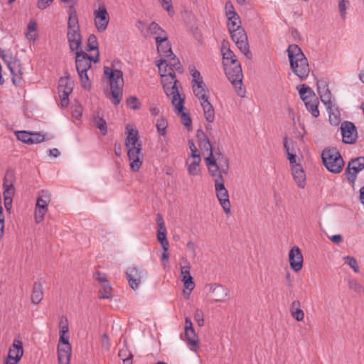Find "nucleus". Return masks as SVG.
<instances>
[{
  "mask_svg": "<svg viewBox=\"0 0 364 364\" xmlns=\"http://www.w3.org/2000/svg\"><path fill=\"white\" fill-rule=\"evenodd\" d=\"M149 33L154 36L156 42H161L168 37L166 32L156 22H151L148 26Z\"/></svg>",
  "mask_w": 364,
  "mask_h": 364,
  "instance_id": "28",
  "label": "nucleus"
},
{
  "mask_svg": "<svg viewBox=\"0 0 364 364\" xmlns=\"http://www.w3.org/2000/svg\"><path fill=\"white\" fill-rule=\"evenodd\" d=\"M181 274L182 281L186 289L192 291L195 287V284L190 273V267L184 266L181 268Z\"/></svg>",
  "mask_w": 364,
  "mask_h": 364,
  "instance_id": "32",
  "label": "nucleus"
},
{
  "mask_svg": "<svg viewBox=\"0 0 364 364\" xmlns=\"http://www.w3.org/2000/svg\"><path fill=\"white\" fill-rule=\"evenodd\" d=\"M326 107L328 113L329 122L333 126H338L341 121V113L338 108L334 102L331 105H328Z\"/></svg>",
  "mask_w": 364,
  "mask_h": 364,
  "instance_id": "30",
  "label": "nucleus"
},
{
  "mask_svg": "<svg viewBox=\"0 0 364 364\" xmlns=\"http://www.w3.org/2000/svg\"><path fill=\"white\" fill-rule=\"evenodd\" d=\"M205 161L209 173L213 179H219V178H223V174H228L230 169L228 158L219 149L215 150V154L212 157L205 156Z\"/></svg>",
  "mask_w": 364,
  "mask_h": 364,
  "instance_id": "6",
  "label": "nucleus"
},
{
  "mask_svg": "<svg viewBox=\"0 0 364 364\" xmlns=\"http://www.w3.org/2000/svg\"><path fill=\"white\" fill-rule=\"evenodd\" d=\"M209 291L212 296L211 302L223 301L228 294V289L218 284H210Z\"/></svg>",
  "mask_w": 364,
  "mask_h": 364,
  "instance_id": "25",
  "label": "nucleus"
},
{
  "mask_svg": "<svg viewBox=\"0 0 364 364\" xmlns=\"http://www.w3.org/2000/svg\"><path fill=\"white\" fill-rule=\"evenodd\" d=\"M364 168V157L360 156L352 159L348 165L346 170L348 179L354 182L356 178V175Z\"/></svg>",
  "mask_w": 364,
  "mask_h": 364,
  "instance_id": "21",
  "label": "nucleus"
},
{
  "mask_svg": "<svg viewBox=\"0 0 364 364\" xmlns=\"http://www.w3.org/2000/svg\"><path fill=\"white\" fill-rule=\"evenodd\" d=\"M192 87L194 95L200 101L205 120L210 123L213 122L215 120V109L210 102L209 91L204 82L202 84H193Z\"/></svg>",
  "mask_w": 364,
  "mask_h": 364,
  "instance_id": "7",
  "label": "nucleus"
},
{
  "mask_svg": "<svg viewBox=\"0 0 364 364\" xmlns=\"http://www.w3.org/2000/svg\"><path fill=\"white\" fill-rule=\"evenodd\" d=\"M225 75L232 85L234 86L237 94L240 97H244L245 90L242 87L243 73L240 63L230 64L224 66Z\"/></svg>",
  "mask_w": 364,
  "mask_h": 364,
  "instance_id": "9",
  "label": "nucleus"
},
{
  "mask_svg": "<svg viewBox=\"0 0 364 364\" xmlns=\"http://www.w3.org/2000/svg\"><path fill=\"white\" fill-rule=\"evenodd\" d=\"M97 50V53H99L98 50V42L95 35L90 34L87 38V50Z\"/></svg>",
  "mask_w": 364,
  "mask_h": 364,
  "instance_id": "47",
  "label": "nucleus"
},
{
  "mask_svg": "<svg viewBox=\"0 0 364 364\" xmlns=\"http://www.w3.org/2000/svg\"><path fill=\"white\" fill-rule=\"evenodd\" d=\"M156 43L157 51L161 56L171 57L173 55L168 37L166 38V40H162L161 42H156Z\"/></svg>",
  "mask_w": 364,
  "mask_h": 364,
  "instance_id": "34",
  "label": "nucleus"
},
{
  "mask_svg": "<svg viewBox=\"0 0 364 364\" xmlns=\"http://www.w3.org/2000/svg\"><path fill=\"white\" fill-rule=\"evenodd\" d=\"M95 126L100 130L102 134L105 135L107 132V123L100 117H95L94 120Z\"/></svg>",
  "mask_w": 364,
  "mask_h": 364,
  "instance_id": "48",
  "label": "nucleus"
},
{
  "mask_svg": "<svg viewBox=\"0 0 364 364\" xmlns=\"http://www.w3.org/2000/svg\"><path fill=\"white\" fill-rule=\"evenodd\" d=\"M3 60L4 62L7 64V66L9 69L10 70V72L11 75H13V82L14 84L16 83L15 80V76H17L18 73H20V61L18 60H14V61H9L6 59V55H4L2 56Z\"/></svg>",
  "mask_w": 364,
  "mask_h": 364,
  "instance_id": "36",
  "label": "nucleus"
},
{
  "mask_svg": "<svg viewBox=\"0 0 364 364\" xmlns=\"http://www.w3.org/2000/svg\"><path fill=\"white\" fill-rule=\"evenodd\" d=\"M197 136L199 138L198 146L202 151L203 156H213L215 154V151L213 149L212 146L203 132L200 134L198 132Z\"/></svg>",
  "mask_w": 364,
  "mask_h": 364,
  "instance_id": "27",
  "label": "nucleus"
},
{
  "mask_svg": "<svg viewBox=\"0 0 364 364\" xmlns=\"http://www.w3.org/2000/svg\"><path fill=\"white\" fill-rule=\"evenodd\" d=\"M159 1H160L161 6L167 11L170 16L174 14L171 0H159Z\"/></svg>",
  "mask_w": 364,
  "mask_h": 364,
  "instance_id": "54",
  "label": "nucleus"
},
{
  "mask_svg": "<svg viewBox=\"0 0 364 364\" xmlns=\"http://www.w3.org/2000/svg\"><path fill=\"white\" fill-rule=\"evenodd\" d=\"M50 201V194L48 191L42 190L39 192L35 207L34 219L36 223H41L48 210Z\"/></svg>",
  "mask_w": 364,
  "mask_h": 364,
  "instance_id": "12",
  "label": "nucleus"
},
{
  "mask_svg": "<svg viewBox=\"0 0 364 364\" xmlns=\"http://www.w3.org/2000/svg\"><path fill=\"white\" fill-rule=\"evenodd\" d=\"M15 135L18 140L23 143L30 144V139L31 137V132L27 131H16Z\"/></svg>",
  "mask_w": 364,
  "mask_h": 364,
  "instance_id": "45",
  "label": "nucleus"
},
{
  "mask_svg": "<svg viewBox=\"0 0 364 364\" xmlns=\"http://www.w3.org/2000/svg\"><path fill=\"white\" fill-rule=\"evenodd\" d=\"M136 28L140 31L141 35L146 37L149 33L148 28H146V25L142 21H138L136 24Z\"/></svg>",
  "mask_w": 364,
  "mask_h": 364,
  "instance_id": "59",
  "label": "nucleus"
},
{
  "mask_svg": "<svg viewBox=\"0 0 364 364\" xmlns=\"http://www.w3.org/2000/svg\"><path fill=\"white\" fill-rule=\"evenodd\" d=\"M118 355L122 360L133 358V355L126 343L119 349Z\"/></svg>",
  "mask_w": 364,
  "mask_h": 364,
  "instance_id": "51",
  "label": "nucleus"
},
{
  "mask_svg": "<svg viewBox=\"0 0 364 364\" xmlns=\"http://www.w3.org/2000/svg\"><path fill=\"white\" fill-rule=\"evenodd\" d=\"M15 175L13 171H6L3 178V196H14L15 195Z\"/></svg>",
  "mask_w": 364,
  "mask_h": 364,
  "instance_id": "23",
  "label": "nucleus"
},
{
  "mask_svg": "<svg viewBox=\"0 0 364 364\" xmlns=\"http://www.w3.org/2000/svg\"><path fill=\"white\" fill-rule=\"evenodd\" d=\"M348 286L349 289L358 294L364 291L363 287L355 279L350 278L348 279Z\"/></svg>",
  "mask_w": 364,
  "mask_h": 364,
  "instance_id": "43",
  "label": "nucleus"
},
{
  "mask_svg": "<svg viewBox=\"0 0 364 364\" xmlns=\"http://www.w3.org/2000/svg\"><path fill=\"white\" fill-rule=\"evenodd\" d=\"M201 162L200 156L188 157L186 164L188 172L191 176H198L200 174V164Z\"/></svg>",
  "mask_w": 364,
  "mask_h": 364,
  "instance_id": "31",
  "label": "nucleus"
},
{
  "mask_svg": "<svg viewBox=\"0 0 364 364\" xmlns=\"http://www.w3.org/2000/svg\"><path fill=\"white\" fill-rule=\"evenodd\" d=\"M127 105L134 110L138 109L141 107V102L137 97L134 96H131L127 100Z\"/></svg>",
  "mask_w": 364,
  "mask_h": 364,
  "instance_id": "52",
  "label": "nucleus"
},
{
  "mask_svg": "<svg viewBox=\"0 0 364 364\" xmlns=\"http://www.w3.org/2000/svg\"><path fill=\"white\" fill-rule=\"evenodd\" d=\"M104 75L108 79L110 86V90L107 92V97L113 105H118L122 98L124 86L123 73L120 70L105 66Z\"/></svg>",
  "mask_w": 364,
  "mask_h": 364,
  "instance_id": "4",
  "label": "nucleus"
},
{
  "mask_svg": "<svg viewBox=\"0 0 364 364\" xmlns=\"http://www.w3.org/2000/svg\"><path fill=\"white\" fill-rule=\"evenodd\" d=\"M189 72L192 77V85L193 84H202L203 82L200 73L194 66L189 67Z\"/></svg>",
  "mask_w": 364,
  "mask_h": 364,
  "instance_id": "42",
  "label": "nucleus"
},
{
  "mask_svg": "<svg viewBox=\"0 0 364 364\" xmlns=\"http://www.w3.org/2000/svg\"><path fill=\"white\" fill-rule=\"evenodd\" d=\"M291 173L297 186L301 188H304L306 186V178L301 165H295L294 167L293 166Z\"/></svg>",
  "mask_w": 364,
  "mask_h": 364,
  "instance_id": "29",
  "label": "nucleus"
},
{
  "mask_svg": "<svg viewBox=\"0 0 364 364\" xmlns=\"http://www.w3.org/2000/svg\"><path fill=\"white\" fill-rule=\"evenodd\" d=\"M188 145L191 150V156L189 157L200 156L196 146L192 140L188 141Z\"/></svg>",
  "mask_w": 364,
  "mask_h": 364,
  "instance_id": "64",
  "label": "nucleus"
},
{
  "mask_svg": "<svg viewBox=\"0 0 364 364\" xmlns=\"http://www.w3.org/2000/svg\"><path fill=\"white\" fill-rule=\"evenodd\" d=\"M225 15L227 17L230 16H235L237 14L236 13L233 4L230 1H227L225 6Z\"/></svg>",
  "mask_w": 364,
  "mask_h": 364,
  "instance_id": "58",
  "label": "nucleus"
},
{
  "mask_svg": "<svg viewBox=\"0 0 364 364\" xmlns=\"http://www.w3.org/2000/svg\"><path fill=\"white\" fill-rule=\"evenodd\" d=\"M156 127L159 134L161 136L166 135L168 122L164 117H161L157 119Z\"/></svg>",
  "mask_w": 364,
  "mask_h": 364,
  "instance_id": "44",
  "label": "nucleus"
},
{
  "mask_svg": "<svg viewBox=\"0 0 364 364\" xmlns=\"http://www.w3.org/2000/svg\"><path fill=\"white\" fill-rule=\"evenodd\" d=\"M229 32L232 41L235 43L240 52L243 53L247 58L251 59L252 55L249 49L247 36L245 29L240 27Z\"/></svg>",
  "mask_w": 364,
  "mask_h": 364,
  "instance_id": "13",
  "label": "nucleus"
},
{
  "mask_svg": "<svg viewBox=\"0 0 364 364\" xmlns=\"http://www.w3.org/2000/svg\"><path fill=\"white\" fill-rule=\"evenodd\" d=\"M349 6V1L348 0H341L338 3V10L341 18L345 20L346 18V10Z\"/></svg>",
  "mask_w": 364,
  "mask_h": 364,
  "instance_id": "50",
  "label": "nucleus"
},
{
  "mask_svg": "<svg viewBox=\"0 0 364 364\" xmlns=\"http://www.w3.org/2000/svg\"><path fill=\"white\" fill-rule=\"evenodd\" d=\"M94 279L99 282L100 284L108 282L106 274L103 272H97L93 275Z\"/></svg>",
  "mask_w": 364,
  "mask_h": 364,
  "instance_id": "61",
  "label": "nucleus"
},
{
  "mask_svg": "<svg viewBox=\"0 0 364 364\" xmlns=\"http://www.w3.org/2000/svg\"><path fill=\"white\" fill-rule=\"evenodd\" d=\"M54 0H38L37 8L40 10H44L47 9L53 2Z\"/></svg>",
  "mask_w": 364,
  "mask_h": 364,
  "instance_id": "60",
  "label": "nucleus"
},
{
  "mask_svg": "<svg viewBox=\"0 0 364 364\" xmlns=\"http://www.w3.org/2000/svg\"><path fill=\"white\" fill-rule=\"evenodd\" d=\"M217 198L226 214L230 213L229 193L224 185L223 178L213 179Z\"/></svg>",
  "mask_w": 364,
  "mask_h": 364,
  "instance_id": "14",
  "label": "nucleus"
},
{
  "mask_svg": "<svg viewBox=\"0 0 364 364\" xmlns=\"http://www.w3.org/2000/svg\"><path fill=\"white\" fill-rule=\"evenodd\" d=\"M291 316L296 319L297 321H301L304 318V312L300 308L295 309L293 311H290Z\"/></svg>",
  "mask_w": 364,
  "mask_h": 364,
  "instance_id": "55",
  "label": "nucleus"
},
{
  "mask_svg": "<svg viewBox=\"0 0 364 364\" xmlns=\"http://www.w3.org/2000/svg\"><path fill=\"white\" fill-rule=\"evenodd\" d=\"M287 54L290 68L294 74L300 80H305L309 75L310 67L309 61L300 47L296 44H291L287 48Z\"/></svg>",
  "mask_w": 364,
  "mask_h": 364,
  "instance_id": "3",
  "label": "nucleus"
},
{
  "mask_svg": "<svg viewBox=\"0 0 364 364\" xmlns=\"http://www.w3.org/2000/svg\"><path fill=\"white\" fill-rule=\"evenodd\" d=\"M112 287L108 282L100 284L99 289V298L100 299H109L111 298Z\"/></svg>",
  "mask_w": 364,
  "mask_h": 364,
  "instance_id": "41",
  "label": "nucleus"
},
{
  "mask_svg": "<svg viewBox=\"0 0 364 364\" xmlns=\"http://www.w3.org/2000/svg\"><path fill=\"white\" fill-rule=\"evenodd\" d=\"M161 75V83L164 92L171 100L175 112L181 114L182 122L186 127H191L190 116L183 112L184 98L181 97L178 90V81L176 79L175 71L181 73L183 68L178 58L173 55L171 59L161 60L157 64Z\"/></svg>",
  "mask_w": 364,
  "mask_h": 364,
  "instance_id": "1",
  "label": "nucleus"
},
{
  "mask_svg": "<svg viewBox=\"0 0 364 364\" xmlns=\"http://www.w3.org/2000/svg\"><path fill=\"white\" fill-rule=\"evenodd\" d=\"M45 137L39 132H31V137L30 139V144H38L43 141Z\"/></svg>",
  "mask_w": 364,
  "mask_h": 364,
  "instance_id": "56",
  "label": "nucleus"
},
{
  "mask_svg": "<svg viewBox=\"0 0 364 364\" xmlns=\"http://www.w3.org/2000/svg\"><path fill=\"white\" fill-rule=\"evenodd\" d=\"M303 255L297 246L293 247L289 252V262L291 269L298 272L303 267Z\"/></svg>",
  "mask_w": 364,
  "mask_h": 364,
  "instance_id": "22",
  "label": "nucleus"
},
{
  "mask_svg": "<svg viewBox=\"0 0 364 364\" xmlns=\"http://www.w3.org/2000/svg\"><path fill=\"white\" fill-rule=\"evenodd\" d=\"M100 60V55L90 56L82 50L75 51V66L79 75L81 86L87 90L91 88V82L88 77L87 71L91 68L92 62L97 63Z\"/></svg>",
  "mask_w": 364,
  "mask_h": 364,
  "instance_id": "5",
  "label": "nucleus"
},
{
  "mask_svg": "<svg viewBox=\"0 0 364 364\" xmlns=\"http://www.w3.org/2000/svg\"><path fill=\"white\" fill-rule=\"evenodd\" d=\"M321 158L324 166L331 173H340L345 164L340 152L336 148L325 149L322 151Z\"/></svg>",
  "mask_w": 364,
  "mask_h": 364,
  "instance_id": "8",
  "label": "nucleus"
},
{
  "mask_svg": "<svg viewBox=\"0 0 364 364\" xmlns=\"http://www.w3.org/2000/svg\"><path fill=\"white\" fill-rule=\"evenodd\" d=\"M156 221L158 227V232H167L164 218L161 214L158 213L156 215Z\"/></svg>",
  "mask_w": 364,
  "mask_h": 364,
  "instance_id": "57",
  "label": "nucleus"
},
{
  "mask_svg": "<svg viewBox=\"0 0 364 364\" xmlns=\"http://www.w3.org/2000/svg\"><path fill=\"white\" fill-rule=\"evenodd\" d=\"M300 97L304 102L306 109L314 117L319 116V111L318 106L319 104L318 99L311 89L304 85H300L296 87Z\"/></svg>",
  "mask_w": 364,
  "mask_h": 364,
  "instance_id": "10",
  "label": "nucleus"
},
{
  "mask_svg": "<svg viewBox=\"0 0 364 364\" xmlns=\"http://www.w3.org/2000/svg\"><path fill=\"white\" fill-rule=\"evenodd\" d=\"M289 143L292 145L293 142L291 140L290 141L288 140L287 136H285L284 138V149L285 150V152L287 155V158L289 161L291 168H293V166L294 167L295 165H300L299 164H297L296 162V154H292L290 152V146Z\"/></svg>",
  "mask_w": 364,
  "mask_h": 364,
  "instance_id": "38",
  "label": "nucleus"
},
{
  "mask_svg": "<svg viewBox=\"0 0 364 364\" xmlns=\"http://www.w3.org/2000/svg\"><path fill=\"white\" fill-rule=\"evenodd\" d=\"M71 357V346L67 334H60L58 346V358L59 364H70Z\"/></svg>",
  "mask_w": 364,
  "mask_h": 364,
  "instance_id": "15",
  "label": "nucleus"
},
{
  "mask_svg": "<svg viewBox=\"0 0 364 364\" xmlns=\"http://www.w3.org/2000/svg\"><path fill=\"white\" fill-rule=\"evenodd\" d=\"M194 319L199 326L204 325L203 314L202 311L197 310L194 314Z\"/></svg>",
  "mask_w": 364,
  "mask_h": 364,
  "instance_id": "62",
  "label": "nucleus"
},
{
  "mask_svg": "<svg viewBox=\"0 0 364 364\" xmlns=\"http://www.w3.org/2000/svg\"><path fill=\"white\" fill-rule=\"evenodd\" d=\"M68 14L69 16L68 20L67 31L80 29L78 21V16L74 5L69 7Z\"/></svg>",
  "mask_w": 364,
  "mask_h": 364,
  "instance_id": "33",
  "label": "nucleus"
},
{
  "mask_svg": "<svg viewBox=\"0 0 364 364\" xmlns=\"http://www.w3.org/2000/svg\"><path fill=\"white\" fill-rule=\"evenodd\" d=\"M342 141L345 144H352L357 139V130L354 124L345 121L341 125Z\"/></svg>",
  "mask_w": 364,
  "mask_h": 364,
  "instance_id": "19",
  "label": "nucleus"
},
{
  "mask_svg": "<svg viewBox=\"0 0 364 364\" xmlns=\"http://www.w3.org/2000/svg\"><path fill=\"white\" fill-rule=\"evenodd\" d=\"M343 260L346 264L348 265L350 268L353 269L355 273L359 272V267L358 264V262L356 259L351 256H345L343 257Z\"/></svg>",
  "mask_w": 364,
  "mask_h": 364,
  "instance_id": "46",
  "label": "nucleus"
},
{
  "mask_svg": "<svg viewBox=\"0 0 364 364\" xmlns=\"http://www.w3.org/2000/svg\"><path fill=\"white\" fill-rule=\"evenodd\" d=\"M166 235L167 232H157V240L161 243V247L165 252H167L168 250V241L166 238Z\"/></svg>",
  "mask_w": 364,
  "mask_h": 364,
  "instance_id": "49",
  "label": "nucleus"
},
{
  "mask_svg": "<svg viewBox=\"0 0 364 364\" xmlns=\"http://www.w3.org/2000/svg\"><path fill=\"white\" fill-rule=\"evenodd\" d=\"M109 22V15L104 5H101L94 11V23L97 31L100 33L105 31Z\"/></svg>",
  "mask_w": 364,
  "mask_h": 364,
  "instance_id": "16",
  "label": "nucleus"
},
{
  "mask_svg": "<svg viewBox=\"0 0 364 364\" xmlns=\"http://www.w3.org/2000/svg\"><path fill=\"white\" fill-rule=\"evenodd\" d=\"M13 197L4 196V207L8 212H10L12 208Z\"/></svg>",
  "mask_w": 364,
  "mask_h": 364,
  "instance_id": "63",
  "label": "nucleus"
},
{
  "mask_svg": "<svg viewBox=\"0 0 364 364\" xmlns=\"http://www.w3.org/2000/svg\"><path fill=\"white\" fill-rule=\"evenodd\" d=\"M184 330L187 346L190 350L196 352L199 348L198 338L193 328V323L188 317L185 318Z\"/></svg>",
  "mask_w": 364,
  "mask_h": 364,
  "instance_id": "17",
  "label": "nucleus"
},
{
  "mask_svg": "<svg viewBox=\"0 0 364 364\" xmlns=\"http://www.w3.org/2000/svg\"><path fill=\"white\" fill-rule=\"evenodd\" d=\"M221 53L223 55V66L230 65V64H235L238 63L237 56L228 47V42H223L221 46Z\"/></svg>",
  "mask_w": 364,
  "mask_h": 364,
  "instance_id": "26",
  "label": "nucleus"
},
{
  "mask_svg": "<svg viewBox=\"0 0 364 364\" xmlns=\"http://www.w3.org/2000/svg\"><path fill=\"white\" fill-rule=\"evenodd\" d=\"M318 93L320 96L321 102L326 106L328 105H331L333 103L331 93L328 89V87L323 88V90H320L318 91Z\"/></svg>",
  "mask_w": 364,
  "mask_h": 364,
  "instance_id": "39",
  "label": "nucleus"
},
{
  "mask_svg": "<svg viewBox=\"0 0 364 364\" xmlns=\"http://www.w3.org/2000/svg\"><path fill=\"white\" fill-rule=\"evenodd\" d=\"M23 355V346L21 339L18 337L14 339L13 343L9 347L8 355L5 360L18 363Z\"/></svg>",
  "mask_w": 364,
  "mask_h": 364,
  "instance_id": "18",
  "label": "nucleus"
},
{
  "mask_svg": "<svg viewBox=\"0 0 364 364\" xmlns=\"http://www.w3.org/2000/svg\"><path fill=\"white\" fill-rule=\"evenodd\" d=\"M69 331L68 321L65 318H61L59 322L60 334H68Z\"/></svg>",
  "mask_w": 364,
  "mask_h": 364,
  "instance_id": "53",
  "label": "nucleus"
},
{
  "mask_svg": "<svg viewBox=\"0 0 364 364\" xmlns=\"http://www.w3.org/2000/svg\"><path fill=\"white\" fill-rule=\"evenodd\" d=\"M37 28L38 26L36 21L30 20L27 25L26 31L25 33V37L28 41L34 42L37 39Z\"/></svg>",
  "mask_w": 364,
  "mask_h": 364,
  "instance_id": "35",
  "label": "nucleus"
},
{
  "mask_svg": "<svg viewBox=\"0 0 364 364\" xmlns=\"http://www.w3.org/2000/svg\"><path fill=\"white\" fill-rule=\"evenodd\" d=\"M67 38L72 52L82 50V36L80 29L67 31Z\"/></svg>",
  "mask_w": 364,
  "mask_h": 364,
  "instance_id": "24",
  "label": "nucleus"
},
{
  "mask_svg": "<svg viewBox=\"0 0 364 364\" xmlns=\"http://www.w3.org/2000/svg\"><path fill=\"white\" fill-rule=\"evenodd\" d=\"M43 297V287L41 283L35 282L31 294V301L34 304L41 303Z\"/></svg>",
  "mask_w": 364,
  "mask_h": 364,
  "instance_id": "37",
  "label": "nucleus"
},
{
  "mask_svg": "<svg viewBox=\"0 0 364 364\" xmlns=\"http://www.w3.org/2000/svg\"><path fill=\"white\" fill-rule=\"evenodd\" d=\"M127 136L125 139V146L127 149V156L130 162V168L137 172L143 163L142 146L139 141L138 131L130 124L126 127Z\"/></svg>",
  "mask_w": 364,
  "mask_h": 364,
  "instance_id": "2",
  "label": "nucleus"
},
{
  "mask_svg": "<svg viewBox=\"0 0 364 364\" xmlns=\"http://www.w3.org/2000/svg\"><path fill=\"white\" fill-rule=\"evenodd\" d=\"M73 82L68 72H65L64 76L61 77L58 81V92L60 99V105L62 107H66L69 105V95L73 92Z\"/></svg>",
  "mask_w": 364,
  "mask_h": 364,
  "instance_id": "11",
  "label": "nucleus"
},
{
  "mask_svg": "<svg viewBox=\"0 0 364 364\" xmlns=\"http://www.w3.org/2000/svg\"><path fill=\"white\" fill-rule=\"evenodd\" d=\"M126 274L131 288L136 289L142 279L146 277V272L141 268L130 267L127 269Z\"/></svg>",
  "mask_w": 364,
  "mask_h": 364,
  "instance_id": "20",
  "label": "nucleus"
},
{
  "mask_svg": "<svg viewBox=\"0 0 364 364\" xmlns=\"http://www.w3.org/2000/svg\"><path fill=\"white\" fill-rule=\"evenodd\" d=\"M227 18H228V28L229 31L242 27L240 18L238 14L235 15V16H230Z\"/></svg>",
  "mask_w": 364,
  "mask_h": 364,
  "instance_id": "40",
  "label": "nucleus"
}]
</instances>
